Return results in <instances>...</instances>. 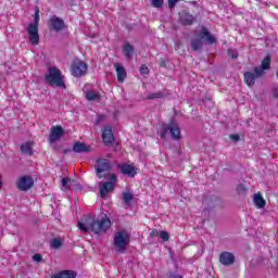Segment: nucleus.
<instances>
[{"label": "nucleus", "mask_w": 278, "mask_h": 278, "mask_svg": "<svg viewBox=\"0 0 278 278\" xmlns=\"http://www.w3.org/2000/svg\"><path fill=\"white\" fill-rule=\"evenodd\" d=\"M110 227H112V220H110V218L108 217L99 220L96 219L92 215H87L78 222V229H80V231H84L85 233H88V231H92V233L101 236V233H105V231H108Z\"/></svg>", "instance_id": "nucleus-1"}, {"label": "nucleus", "mask_w": 278, "mask_h": 278, "mask_svg": "<svg viewBox=\"0 0 278 278\" xmlns=\"http://www.w3.org/2000/svg\"><path fill=\"white\" fill-rule=\"evenodd\" d=\"M129 232L127 230H118L113 238V244L118 253H125L129 247Z\"/></svg>", "instance_id": "nucleus-2"}, {"label": "nucleus", "mask_w": 278, "mask_h": 278, "mask_svg": "<svg viewBox=\"0 0 278 278\" xmlns=\"http://www.w3.org/2000/svg\"><path fill=\"white\" fill-rule=\"evenodd\" d=\"M46 80L50 86H56V88H66L64 84V76L62 72L56 67H50L48 74H46Z\"/></svg>", "instance_id": "nucleus-3"}, {"label": "nucleus", "mask_w": 278, "mask_h": 278, "mask_svg": "<svg viewBox=\"0 0 278 278\" xmlns=\"http://www.w3.org/2000/svg\"><path fill=\"white\" fill-rule=\"evenodd\" d=\"M168 131L174 140H180L181 129L175 122H170L168 125H163L161 128V138L164 140L168 135Z\"/></svg>", "instance_id": "nucleus-4"}, {"label": "nucleus", "mask_w": 278, "mask_h": 278, "mask_svg": "<svg viewBox=\"0 0 278 278\" xmlns=\"http://www.w3.org/2000/svg\"><path fill=\"white\" fill-rule=\"evenodd\" d=\"M112 169V165H110V161L105 159H99L96 164V170L99 179H110V170Z\"/></svg>", "instance_id": "nucleus-5"}, {"label": "nucleus", "mask_w": 278, "mask_h": 278, "mask_svg": "<svg viewBox=\"0 0 278 278\" xmlns=\"http://www.w3.org/2000/svg\"><path fill=\"white\" fill-rule=\"evenodd\" d=\"M110 181L100 182V197L101 199H108V194H112L114 192V184H116V175L111 174L110 178H106Z\"/></svg>", "instance_id": "nucleus-6"}, {"label": "nucleus", "mask_w": 278, "mask_h": 278, "mask_svg": "<svg viewBox=\"0 0 278 278\" xmlns=\"http://www.w3.org/2000/svg\"><path fill=\"white\" fill-rule=\"evenodd\" d=\"M15 186L17 190L27 192V190H31V188H34V178L31 176H21L17 178Z\"/></svg>", "instance_id": "nucleus-7"}, {"label": "nucleus", "mask_w": 278, "mask_h": 278, "mask_svg": "<svg viewBox=\"0 0 278 278\" xmlns=\"http://www.w3.org/2000/svg\"><path fill=\"white\" fill-rule=\"evenodd\" d=\"M88 73V65L84 61H74L72 64V75L74 77H84Z\"/></svg>", "instance_id": "nucleus-8"}, {"label": "nucleus", "mask_w": 278, "mask_h": 278, "mask_svg": "<svg viewBox=\"0 0 278 278\" xmlns=\"http://www.w3.org/2000/svg\"><path fill=\"white\" fill-rule=\"evenodd\" d=\"M26 31L28 34L29 42L33 43L34 47H38V45H40V34L38 33V26L29 24Z\"/></svg>", "instance_id": "nucleus-9"}, {"label": "nucleus", "mask_w": 278, "mask_h": 278, "mask_svg": "<svg viewBox=\"0 0 278 278\" xmlns=\"http://www.w3.org/2000/svg\"><path fill=\"white\" fill-rule=\"evenodd\" d=\"M262 75H264V71L260 67L254 68V74L251 72L244 73V81L247 86H254L255 79H257V77H262Z\"/></svg>", "instance_id": "nucleus-10"}, {"label": "nucleus", "mask_w": 278, "mask_h": 278, "mask_svg": "<svg viewBox=\"0 0 278 278\" xmlns=\"http://www.w3.org/2000/svg\"><path fill=\"white\" fill-rule=\"evenodd\" d=\"M66 27V24H64V20L58 17V16H52L49 20V29L52 31H62Z\"/></svg>", "instance_id": "nucleus-11"}, {"label": "nucleus", "mask_w": 278, "mask_h": 278, "mask_svg": "<svg viewBox=\"0 0 278 278\" xmlns=\"http://www.w3.org/2000/svg\"><path fill=\"white\" fill-rule=\"evenodd\" d=\"M62 136H64V128H62L60 125L53 126L49 135V142H58Z\"/></svg>", "instance_id": "nucleus-12"}, {"label": "nucleus", "mask_w": 278, "mask_h": 278, "mask_svg": "<svg viewBox=\"0 0 278 278\" xmlns=\"http://www.w3.org/2000/svg\"><path fill=\"white\" fill-rule=\"evenodd\" d=\"M219 262L223 266H231L236 262V256L231 252H223L219 255Z\"/></svg>", "instance_id": "nucleus-13"}, {"label": "nucleus", "mask_w": 278, "mask_h": 278, "mask_svg": "<svg viewBox=\"0 0 278 278\" xmlns=\"http://www.w3.org/2000/svg\"><path fill=\"white\" fill-rule=\"evenodd\" d=\"M117 168H119L121 173L127 175L128 177H136V173H138V169L134 167V165L129 164L117 165Z\"/></svg>", "instance_id": "nucleus-14"}, {"label": "nucleus", "mask_w": 278, "mask_h": 278, "mask_svg": "<svg viewBox=\"0 0 278 278\" xmlns=\"http://www.w3.org/2000/svg\"><path fill=\"white\" fill-rule=\"evenodd\" d=\"M113 66L116 71L117 81H119V84H123V81L127 79V71H125V67H123L121 63H114Z\"/></svg>", "instance_id": "nucleus-15"}, {"label": "nucleus", "mask_w": 278, "mask_h": 278, "mask_svg": "<svg viewBox=\"0 0 278 278\" xmlns=\"http://www.w3.org/2000/svg\"><path fill=\"white\" fill-rule=\"evenodd\" d=\"M90 151H92V147L84 142L77 141L73 146L74 153H90Z\"/></svg>", "instance_id": "nucleus-16"}, {"label": "nucleus", "mask_w": 278, "mask_h": 278, "mask_svg": "<svg viewBox=\"0 0 278 278\" xmlns=\"http://www.w3.org/2000/svg\"><path fill=\"white\" fill-rule=\"evenodd\" d=\"M102 140L104 144H112L114 142V134H112V127L105 126L102 131Z\"/></svg>", "instance_id": "nucleus-17"}, {"label": "nucleus", "mask_w": 278, "mask_h": 278, "mask_svg": "<svg viewBox=\"0 0 278 278\" xmlns=\"http://www.w3.org/2000/svg\"><path fill=\"white\" fill-rule=\"evenodd\" d=\"M200 36L202 40H206L208 45H214V42H216V37L210 34V30H207L205 27L202 28Z\"/></svg>", "instance_id": "nucleus-18"}, {"label": "nucleus", "mask_w": 278, "mask_h": 278, "mask_svg": "<svg viewBox=\"0 0 278 278\" xmlns=\"http://www.w3.org/2000/svg\"><path fill=\"white\" fill-rule=\"evenodd\" d=\"M253 202L258 210H264V207H266V200H264V197H262V193L260 192L254 194Z\"/></svg>", "instance_id": "nucleus-19"}, {"label": "nucleus", "mask_w": 278, "mask_h": 278, "mask_svg": "<svg viewBox=\"0 0 278 278\" xmlns=\"http://www.w3.org/2000/svg\"><path fill=\"white\" fill-rule=\"evenodd\" d=\"M135 49L131 43H125L123 47V54L127 60H131L134 58Z\"/></svg>", "instance_id": "nucleus-20"}, {"label": "nucleus", "mask_w": 278, "mask_h": 278, "mask_svg": "<svg viewBox=\"0 0 278 278\" xmlns=\"http://www.w3.org/2000/svg\"><path fill=\"white\" fill-rule=\"evenodd\" d=\"M87 101H101V93L99 91L89 90L85 92Z\"/></svg>", "instance_id": "nucleus-21"}, {"label": "nucleus", "mask_w": 278, "mask_h": 278, "mask_svg": "<svg viewBox=\"0 0 278 278\" xmlns=\"http://www.w3.org/2000/svg\"><path fill=\"white\" fill-rule=\"evenodd\" d=\"M76 277H77V273L73 270H63L52 276V278H76Z\"/></svg>", "instance_id": "nucleus-22"}, {"label": "nucleus", "mask_w": 278, "mask_h": 278, "mask_svg": "<svg viewBox=\"0 0 278 278\" xmlns=\"http://www.w3.org/2000/svg\"><path fill=\"white\" fill-rule=\"evenodd\" d=\"M180 21L182 25H192L194 23V16L189 13L180 14Z\"/></svg>", "instance_id": "nucleus-23"}, {"label": "nucleus", "mask_w": 278, "mask_h": 278, "mask_svg": "<svg viewBox=\"0 0 278 278\" xmlns=\"http://www.w3.org/2000/svg\"><path fill=\"white\" fill-rule=\"evenodd\" d=\"M122 199L126 205H129L134 201V193L129 189H126L122 193Z\"/></svg>", "instance_id": "nucleus-24"}, {"label": "nucleus", "mask_w": 278, "mask_h": 278, "mask_svg": "<svg viewBox=\"0 0 278 278\" xmlns=\"http://www.w3.org/2000/svg\"><path fill=\"white\" fill-rule=\"evenodd\" d=\"M31 147H34L33 142H26L21 146L22 153H25V155H31Z\"/></svg>", "instance_id": "nucleus-25"}, {"label": "nucleus", "mask_w": 278, "mask_h": 278, "mask_svg": "<svg viewBox=\"0 0 278 278\" xmlns=\"http://www.w3.org/2000/svg\"><path fill=\"white\" fill-rule=\"evenodd\" d=\"M260 68H261V71H263V74H264V71H268V68H270V56H265L263 59Z\"/></svg>", "instance_id": "nucleus-26"}, {"label": "nucleus", "mask_w": 278, "mask_h": 278, "mask_svg": "<svg viewBox=\"0 0 278 278\" xmlns=\"http://www.w3.org/2000/svg\"><path fill=\"white\" fill-rule=\"evenodd\" d=\"M203 47V41L201 39H195L191 42V49L192 51H199Z\"/></svg>", "instance_id": "nucleus-27"}, {"label": "nucleus", "mask_w": 278, "mask_h": 278, "mask_svg": "<svg viewBox=\"0 0 278 278\" xmlns=\"http://www.w3.org/2000/svg\"><path fill=\"white\" fill-rule=\"evenodd\" d=\"M164 97V93L162 91L153 92L148 94L147 99L153 100V99H162Z\"/></svg>", "instance_id": "nucleus-28"}, {"label": "nucleus", "mask_w": 278, "mask_h": 278, "mask_svg": "<svg viewBox=\"0 0 278 278\" xmlns=\"http://www.w3.org/2000/svg\"><path fill=\"white\" fill-rule=\"evenodd\" d=\"M50 247H51L52 249H60V247H62V239H60V238L53 239V240L51 241V243H50Z\"/></svg>", "instance_id": "nucleus-29"}, {"label": "nucleus", "mask_w": 278, "mask_h": 278, "mask_svg": "<svg viewBox=\"0 0 278 278\" xmlns=\"http://www.w3.org/2000/svg\"><path fill=\"white\" fill-rule=\"evenodd\" d=\"M71 180L70 178H63L62 179V187H63V190H71Z\"/></svg>", "instance_id": "nucleus-30"}, {"label": "nucleus", "mask_w": 278, "mask_h": 278, "mask_svg": "<svg viewBox=\"0 0 278 278\" xmlns=\"http://www.w3.org/2000/svg\"><path fill=\"white\" fill-rule=\"evenodd\" d=\"M159 236L163 242H168V240L170 238V235H168V232H166L164 230H162Z\"/></svg>", "instance_id": "nucleus-31"}, {"label": "nucleus", "mask_w": 278, "mask_h": 278, "mask_svg": "<svg viewBox=\"0 0 278 278\" xmlns=\"http://www.w3.org/2000/svg\"><path fill=\"white\" fill-rule=\"evenodd\" d=\"M38 23H40V10L36 9L35 12V22L30 25H36L38 27Z\"/></svg>", "instance_id": "nucleus-32"}, {"label": "nucleus", "mask_w": 278, "mask_h": 278, "mask_svg": "<svg viewBox=\"0 0 278 278\" xmlns=\"http://www.w3.org/2000/svg\"><path fill=\"white\" fill-rule=\"evenodd\" d=\"M153 8H162L164 5V0H151Z\"/></svg>", "instance_id": "nucleus-33"}, {"label": "nucleus", "mask_w": 278, "mask_h": 278, "mask_svg": "<svg viewBox=\"0 0 278 278\" xmlns=\"http://www.w3.org/2000/svg\"><path fill=\"white\" fill-rule=\"evenodd\" d=\"M238 194H247V187L244 185H239L237 187Z\"/></svg>", "instance_id": "nucleus-34"}, {"label": "nucleus", "mask_w": 278, "mask_h": 278, "mask_svg": "<svg viewBox=\"0 0 278 278\" xmlns=\"http://www.w3.org/2000/svg\"><path fill=\"white\" fill-rule=\"evenodd\" d=\"M228 55L232 58V60H236L238 58V51L236 50H228Z\"/></svg>", "instance_id": "nucleus-35"}, {"label": "nucleus", "mask_w": 278, "mask_h": 278, "mask_svg": "<svg viewBox=\"0 0 278 278\" xmlns=\"http://www.w3.org/2000/svg\"><path fill=\"white\" fill-rule=\"evenodd\" d=\"M140 73L141 75H149V67H147V65H141Z\"/></svg>", "instance_id": "nucleus-36"}, {"label": "nucleus", "mask_w": 278, "mask_h": 278, "mask_svg": "<svg viewBox=\"0 0 278 278\" xmlns=\"http://www.w3.org/2000/svg\"><path fill=\"white\" fill-rule=\"evenodd\" d=\"M161 231H159L157 229H153L150 232V238H157V236H160Z\"/></svg>", "instance_id": "nucleus-37"}, {"label": "nucleus", "mask_w": 278, "mask_h": 278, "mask_svg": "<svg viewBox=\"0 0 278 278\" xmlns=\"http://www.w3.org/2000/svg\"><path fill=\"white\" fill-rule=\"evenodd\" d=\"M34 262H42V256L40 254L33 255Z\"/></svg>", "instance_id": "nucleus-38"}, {"label": "nucleus", "mask_w": 278, "mask_h": 278, "mask_svg": "<svg viewBox=\"0 0 278 278\" xmlns=\"http://www.w3.org/2000/svg\"><path fill=\"white\" fill-rule=\"evenodd\" d=\"M179 0H168V5L169 8H175L176 3L178 2Z\"/></svg>", "instance_id": "nucleus-39"}, {"label": "nucleus", "mask_w": 278, "mask_h": 278, "mask_svg": "<svg viewBox=\"0 0 278 278\" xmlns=\"http://www.w3.org/2000/svg\"><path fill=\"white\" fill-rule=\"evenodd\" d=\"M230 140H233V142H238V140H240V136H238V135H230Z\"/></svg>", "instance_id": "nucleus-40"}, {"label": "nucleus", "mask_w": 278, "mask_h": 278, "mask_svg": "<svg viewBox=\"0 0 278 278\" xmlns=\"http://www.w3.org/2000/svg\"><path fill=\"white\" fill-rule=\"evenodd\" d=\"M273 96L275 99H278V87L273 89Z\"/></svg>", "instance_id": "nucleus-41"}, {"label": "nucleus", "mask_w": 278, "mask_h": 278, "mask_svg": "<svg viewBox=\"0 0 278 278\" xmlns=\"http://www.w3.org/2000/svg\"><path fill=\"white\" fill-rule=\"evenodd\" d=\"M1 188H3V181H1V179H0V190H1Z\"/></svg>", "instance_id": "nucleus-42"}, {"label": "nucleus", "mask_w": 278, "mask_h": 278, "mask_svg": "<svg viewBox=\"0 0 278 278\" xmlns=\"http://www.w3.org/2000/svg\"><path fill=\"white\" fill-rule=\"evenodd\" d=\"M99 121H103V116H100L99 119H98V122H99Z\"/></svg>", "instance_id": "nucleus-43"}]
</instances>
